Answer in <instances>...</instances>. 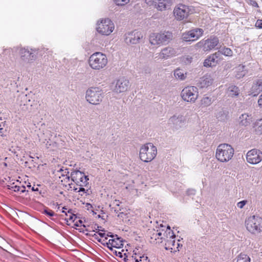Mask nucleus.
I'll list each match as a JSON object with an SVG mask.
<instances>
[{
  "label": "nucleus",
  "mask_w": 262,
  "mask_h": 262,
  "mask_svg": "<svg viewBox=\"0 0 262 262\" xmlns=\"http://www.w3.org/2000/svg\"><path fill=\"white\" fill-rule=\"evenodd\" d=\"M15 49L18 53L21 61L25 64L32 63L38 56L42 55L43 51V49L30 46L17 47Z\"/></svg>",
  "instance_id": "obj_1"
},
{
  "label": "nucleus",
  "mask_w": 262,
  "mask_h": 262,
  "mask_svg": "<svg viewBox=\"0 0 262 262\" xmlns=\"http://www.w3.org/2000/svg\"><path fill=\"white\" fill-rule=\"evenodd\" d=\"M107 62L108 59L106 55L99 52L92 54L89 60L90 67L95 70L103 69L107 65Z\"/></svg>",
  "instance_id": "obj_2"
},
{
  "label": "nucleus",
  "mask_w": 262,
  "mask_h": 262,
  "mask_svg": "<svg viewBox=\"0 0 262 262\" xmlns=\"http://www.w3.org/2000/svg\"><path fill=\"white\" fill-rule=\"evenodd\" d=\"M234 153L232 147L228 144H220L216 150L215 157L221 162H227L232 159Z\"/></svg>",
  "instance_id": "obj_3"
},
{
  "label": "nucleus",
  "mask_w": 262,
  "mask_h": 262,
  "mask_svg": "<svg viewBox=\"0 0 262 262\" xmlns=\"http://www.w3.org/2000/svg\"><path fill=\"white\" fill-rule=\"evenodd\" d=\"M157 154V149L151 143L143 145L140 149V158L144 162L151 161Z\"/></svg>",
  "instance_id": "obj_4"
},
{
  "label": "nucleus",
  "mask_w": 262,
  "mask_h": 262,
  "mask_svg": "<svg viewBox=\"0 0 262 262\" xmlns=\"http://www.w3.org/2000/svg\"><path fill=\"white\" fill-rule=\"evenodd\" d=\"M247 230L252 234H258L262 232V218L259 216L252 215L245 221Z\"/></svg>",
  "instance_id": "obj_5"
},
{
  "label": "nucleus",
  "mask_w": 262,
  "mask_h": 262,
  "mask_svg": "<svg viewBox=\"0 0 262 262\" xmlns=\"http://www.w3.org/2000/svg\"><path fill=\"white\" fill-rule=\"evenodd\" d=\"M103 98V91L98 87H91L86 91L85 98L90 104L98 105Z\"/></svg>",
  "instance_id": "obj_6"
},
{
  "label": "nucleus",
  "mask_w": 262,
  "mask_h": 262,
  "mask_svg": "<svg viewBox=\"0 0 262 262\" xmlns=\"http://www.w3.org/2000/svg\"><path fill=\"white\" fill-rule=\"evenodd\" d=\"M186 117L183 114L176 113L168 120V125L173 130H180L184 129L186 124Z\"/></svg>",
  "instance_id": "obj_7"
},
{
  "label": "nucleus",
  "mask_w": 262,
  "mask_h": 262,
  "mask_svg": "<svg viewBox=\"0 0 262 262\" xmlns=\"http://www.w3.org/2000/svg\"><path fill=\"white\" fill-rule=\"evenodd\" d=\"M180 95L184 101L194 103L199 96L198 89L194 86H186L182 90Z\"/></svg>",
  "instance_id": "obj_8"
},
{
  "label": "nucleus",
  "mask_w": 262,
  "mask_h": 262,
  "mask_svg": "<svg viewBox=\"0 0 262 262\" xmlns=\"http://www.w3.org/2000/svg\"><path fill=\"white\" fill-rule=\"evenodd\" d=\"M114 27V23L111 19L105 18L97 23L96 29L100 34L107 36L113 32Z\"/></svg>",
  "instance_id": "obj_9"
},
{
  "label": "nucleus",
  "mask_w": 262,
  "mask_h": 262,
  "mask_svg": "<svg viewBox=\"0 0 262 262\" xmlns=\"http://www.w3.org/2000/svg\"><path fill=\"white\" fill-rule=\"evenodd\" d=\"M193 12V9L192 7L183 4H179L175 7L173 10V14L177 20H181L186 18Z\"/></svg>",
  "instance_id": "obj_10"
},
{
  "label": "nucleus",
  "mask_w": 262,
  "mask_h": 262,
  "mask_svg": "<svg viewBox=\"0 0 262 262\" xmlns=\"http://www.w3.org/2000/svg\"><path fill=\"white\" fill-rule=\"evenodd\" d=\"M202 46H203V50L205 51H210L215 47L216 49L221 48L219 39L216 37H210L204 41H201L196 44L198 47H201Z\"/></svg>",
  "instance_id": "obj_11"
},
{
  "label": "nucleus",
  "mask_w": 262,
  "mask_h": 262,
  "mask_svg": "<svg viewBox=\"0 0 262 262\" xmlns=\"http://www.w3.org/2000/svg\"><path fill=\"white\" fill-rule=\"evenodd\" d=\"M204 33L201 28H195L182 34L181 38L185 41H194L199 39Z\"/></svg>",
  "instance_id": "obj_12"
},
{
  "label": "nucleus",
  "mask_w": 262,
  "mask_h": 262,
  "mask_svg": "<svg viewBox=\"0 0 262 262\" xmlns=\"http://www.w3.org/2000/svg\"><path fill=\"white\" fill-rule=\"evenodd\" d=\"M71 178L77 186H86L88 184L89 178L79 170H74L71 173Z\"/></svg>",
  "instance_id": "obj_13"
},
{
  "label": "nucleus",
  "mask_w": 262,
  "mask_h": 262,
  "mask_svg": "<svg viewBox=\"0 0 262 262\" xmlns=\"http://www.w3.org/2000/svg\"><path fill=\"white\" fill-rule=\"evenodd\" d=\"M143 38V34L141 31L134 30L125 34L124 39L127 45H135L139 43Z\"/></svg>",
  "instance_id": "obj_14"
},
{
  "label": "nucleus",
  "mask_w": 262,
  "mask_h": 262,
  "mask_svg": "<svg viewBox=\"0 0 262 262\" xmlns=\"http://www.w3.org/2000/svg\"><path fill=\"white\" fill-rule=\"evenodd\" d=\"M165 249H174L176 235L168 225L165 231Z\"/></svg>",
  "instance_id": "obj_15"
},
{
  "label": "nucleus",
  "mask_w": 262,
  "mask_h": 262,
  "mask_svg": "<svg viewBox=\"0 0 262 262\" xmlns=\"http://www.w3.org/2000/svg\"><path fill=\"white\" fill-rule=\"evenodd\" d=\"M129 81L125 77H121L115 82L113 91L117 94L125 92L128 89Z\"/></svg>",
  "instance_id": "obj_16"
},
{
  "label": "nucleus",
  "mask_w": 262,
  "mask_h": 262,
  "mask_svg": "<svg viewBox=\"0 0 262 262\" xmlns=\"http://www.w3.org/2000/svg\"><path fill=\"white\" fill-rule=\"evenodd\" d=\"M246 158L249 163L257 164L262 160V152L259 150L253 149L247 152Z\"/></svg>",
  "instance_id": "obj_17"
},
{
  "label": "nucleus",
  "mask_w": 262,
  "mask_h": 262,
  "mask_svg": "<svg viewBox=\"0 0 262 262\" xmlns=\"http://www.w3.org/2000/svg\"><path fill=\"white\" fill-rule=\"evenodd\" d=\"M222 60L220 57V52H215L210 55L204 62V66L206 67H215Z\"/></svg>",
  "instance_id": "obj_18"
},
{
  "label": "nucleus",
  "mask_w": 262,
  "mask_h": 262,
  "mask_svg": "<svg viewBox=\"0 0 262 262\" xmlns=\"http://www.w3.org/2000/svg\"><path fill=\"white\" fill-rule=\"evenodd\" d=\"M149 41L151 45H160L164 41V33H153L149 36Z\"/></svg>",
  "instance_id": "obj_19"
},
{
  "label": "nucleus",
  "mask_w": 262,
  "mask_h": 262,
  "mask_svg": "<svg viewBox=\"0 0 262 262\" xmlns=\"http://www.w3.org/2000/svg\"><path fill=\"white\" fill-rule=\"evenodd\" d=\"M261 91L262 79H257L253 82L251 88L250 94L253 96H256Z\"/></svg>",
  "instance_id": "obj_20"
},
{
  "label": "nucleus",
  "mask_w": 262,
  "mask_h": 262,
  "mask_svg": "<svg viewBox=\"0 0 262 262\" xmlns=\"http://www.w3.org/2000/svg\"><path fill=\"white\" fill-rule=\"evenodd\" d=\"M213 78L210 75H206L200 78L199 86L202 88L207 87L212 84Z\"/></svg>",
  "instance_id": "obj_21"
},
{
  "label": "nucleus",
  "mask_w": 262,
  "mask_h": 262,
  "mask_svg": "<svg viewBox=\"0 0 262 262\" xmlns=\"http://www.w3.org/2000/svg\"><path fill=\"white\" fill-rule=\"evenodd\" d=\"M252 121V117L251 115L248 114H242L239 117V122L240 125L247 126L250 124Z\"/></svg>",
  "instance_id": "obj_22"
},
{
  "label": "nucleus",
  "mask_w": 262,
  "mask_h": 262,
  "mask_svg": "<svg viewBox=\"0 0 262 262\" xmlns=\"http://www.w3.org/2000/svg\"><path fill=\"white\" fill-rule=\"evenodd\" d=\"M22 102H25V103H20V107L21 110L24 112L29 111L30 108L32 106V104L30 103V100L28 98L27 95H22L20 97Z\"/></svg>",
  "instance_id": "obj_23"
},
{
  "label": "nucleus",
  "mask_w": 262,
  "mask_h": 262,
  "mask_svg": "<svg viewBox=\"0 0 262 262\" xmlns=\"http://www.w3.org/2000/svg\"><path fill=\"white\" fill-rule=\"evenodd\" d=\"M145 3L149 6H154L158 10L162 11L164 9V0H145Z\"/></svg>",
  "instance_id": "obj_24"
},
{
  "label": "nucleus",
  "mask_w": 262,
  "mask_h": 262,
  "mask_svg": "<svg viewBox=\"0 0 262 262\" xmlns=\"http://www.w3.org/2000/svg\"><path fill=\"white\" fill-rule=\"evenodd\" d=\"M235 73L236 78L240 79L247 74V70L245 69V66L240 64L235 68Z\"/></svg>",
  "instance_id": "obj_25"
},
{
  "label": "nucleus",
  "mask_w": 262,
  "mask_h": 262,
  "mask_svg": "<svg viewBox=\"0 0 262 262\" xmlns=\"http://www.w3.org/2000/svg\"><path fill=\"white\" fill-rule=\"evenodd\" d=\"M226 93L227 95L230 97H237L239 94V90L237 86L231 85L229 86Z\"/></svg>",
  "instance_id": "obj_26"
},
{
  "label": "nucleus",
  "mask_w": 262,
  "mask_h": 262,
  "mask_svg": "<svg viewBox=\"0 0 262 262\" xmlns=\"http://www.w3.org/2000/svg\"><path fill=\"white\" fill-rule=\"evenodd\" d=\"M187 72L182 69H177L174 72V75L176 78L181 80H184L186 77Z\"/></svg>",
  "instance_id": "obj_27"
},
{
  "label": "nucleus",
  "mask_w": 262,
  "mask_h": 262,
  "mask_svg": "<svg viewBox=\"0 0 262 262\" xmlns=\"http://www.w3.org/2000/svg\"><path fill=\"white\" fill-rule=\"evenodd\" d=\"M212 99L211 97L205 95L200 101V106L202 107H207L212 103Z\"/></svg>",
  "instance_id": "obj_28"
},
{
  "label": "nucleus",
  "mask_w": 262,
  "mask_h": 262,
  "mask_svg": "<svg viewBox=\"0 0 262 262\" xmlns=\"http://www.w3.org/2000/svg\"><path fill=\"white\" fill-rule=\"evenodd\" d=\"M253 128L256 134H262V119H258L255 122Z\"/></svg>",
  "instance_id": "obj_29"
},
{
  "label": "nucleus",
  "mask_w": 262,
  "mask_h": 262,
  "mask_svg": "<svg viewBox=\"0 0 262 262\" xmlns=\"http://www.w3.org/2000/svg\"><path fill=\"white\" fill-rule=\"evenodd\" d=\"M220 50L217 52H220V57H221V54L224 55L226 56H232L233 55L232 51L229 48L223 47L221 46V48H219Z\"/></svg>",
  "instance_id": "obj_30"
},
{
  "label": "nucleus",
  "mask_w": 262,
  "mask_h": 262,
  "mask_svg": "<svg viewBox=\"0 0 262 262\" xmlns=\"http://www.w3.org/2000/svg\"><path fill=\"white\" fill-rule=\"evenodd\" d=\"M227 117V112L223 108L218 110L216 113V117L219 120L224 121Z\"/></svg>",
  "instance_id": "obj_31"
},
{
  "label": "nucleus",
  "mask_w": 262,
  "mask_h": 262,
  "mask_svg": "<svg viewBox=\"0 0 262 262\" xmlns=\"http://www.w3.org/2000/svg\"><path fill=\"white\" fill-rule=\"evenodd\" d=\"M114 242L113 246H115V248L120 249L123 247V240L119 237L118 235L117 237H114Z\"/></svg>",
  "instance_id": "obj_32"
},
{
  "label": "nucleus",
  "mask_w": 262,
  "mask_h": 262,
  "mask_svg": "<svg viewBox=\"0 0 262 262\" xmlns=\"http://www.w3.org/2000/svg\"><path fill=\"white\" fill-rule=\"evenodd\" d=\"M236 262H250V257L246 254L241 253L237 256Z\"/></svg>",
  "instance_id": "obj_33"
},
{
  "label": "nucleus",
  "mask_w": 262,
  "mask_h": 262,
  "mask_svg": "<svg viewBox=\"0 0 262 262\" xmlns=\"http://www.w3.org/2000/svg\"><path fill=\"white\" fill-rule=\"evenodd\" d=\"M176 53V52L173 48L171 47L166 48L165 49V58L166 57L172 56L174 55Z\"/></svg>",
  "instance_id": "obj_34"
},
{
  "label": "nucleus",
  "mask_w": 262,
  "mask_h": 262,
  "mask_svg": "<svg viewBox=\"0 0 262 262\" xmlns=\"http://www.w3.org/2000/svg\"><path fill=\"white\" fill-rule=\"evenodd\" d=\"M58 172L61 173V176L62 177H66V179H68L69 180H70L71 176H69L68 175L69 173V169L68 168L63 169V167H62L58 170Z\"/></svg>",
  "instance_id": "obj_35"
},
{
  "label": "nucleus",
  "mask_w": 262,
  "mask_h": 262,
  "mask_svg": "<svg viewBox=\"0 0 262 262\" xmlns=\"http://www.w3.org/2000/svg\"><path fill=\"white\" fill-rule=\"evenodd\" d=\"M42 213L50 217L55 215L54 211L47 207L43 209Z\"/></svg>",
  "instance_id": "obj_36"
},
{
  "label": "nucleus",
  "mask_w": 262,
  "mask_h": 262,
  "mask_svg": "<svg viewBox=\"0 0 262 262\" xmlns=\"http://www.w3.org/2000/svg\"><path fill=\"white\" fill-rule=\"evenodd\" d=\"M156 241V244H160L162 242V233L160 232H157L155 234L153 235Z\"/></svg>",
  "instance_id": "obj_37"
},
{
  "label": "nucleus",
  "mask_w": 262,
  "mask_h": 262,
  "mask_svg": "<svg viewBox=\"0 0 262 262\" xmlns=\"http://www.w3.org/2000/svg\"><path fill=\"white\" fill-rule=\"evenodd\" d=\"M69 215V220L72 222H74L77 219L76 215L72 212V210L70 209L68 211Z\"/></svg>",
  "instance_id": "obj_38"
},
{
  "label": "nucleus",
  "mask_w": 262,
  "mask_h": 262,
  "mask_svg": "<svg viewBox=\"0 0 262 262\" xmlns=\"http://www.w3.org/2000/svg\"><path fill=\"white\" fill-rule=\"evenodd\" d=\"M5 123L4 122H0V137H3L6 136V130L4 128Z\"/></svg>",
  "instance_id": "obj_39"
},
{
  "label": "nucleus",
  "mask_w": 262,
  "mask_h": 262,
  "mask_svg": "<svg viewBox=\"0 0 262 262\" xmlns=\"http://www.w3.org/2000/svg\"><path fill=\"white\" fill-rule=\"evenodd\" d=\"M130 0H114V2L118 6H124L129 2Z\"/></svg>",
  "instance_id": "obj_40"
},
{
  "label": "nucleus",
  "mask_w": 262,
  "mask_h": 262,
  "mask_svg": "<svg viewBox=\"0 0 262 262\" xmlns=\"http://www.w3.org/2000/svg\"><path fill=\"white\" fill-rule=\"evenodd\" d=\"M173 38V35L172 33L170 32H166L165 34V42L166 41H169L170 40H172Z\"/></svg>",
  "instance_id": "obj_41"
},
{
  "label": "nucleus",
  "mask_w": 262,
  "mask_h": 262,
  "mask_svg": "<svg viewBox=\"0 0 262 262\" xmlns=\"http://www.w3.org/2000/svg\"><path fill=\"white\" fill-rule=\"evenodd\" d=\"M19 187H20L19 186H17V185H14V186L8 185V186L9 189L12 190L14 192H19Z\"/></svg>",
  "instance_id": "obj_42"
},
{
  "label": "nucleus",
  "mask_w": 262,
  "mask_h": 262,
  "mask_svg": "<svg viewBox=\"0 0 262 262\" xmlns=\"http://www.w3.org/2000/svg\"><path fill=\"white\" fill-rule=\"evenodd\" d=\"M247 203V201L246 200H243V201H240L238 203H237V206L238 208L242 209L244 207V206Z\"/></svg>",
  "instance_id": "obj_43"
},
{
  "label": "nucleus",
  "mask_w": 262,
  "mask_h": 262,
  "mask_svg": "<svg viewBox=\"0 0 262 262\" xmlns=\"http://www.w3.org/2000/svg\"><path fill=\"white\" fill-rule=\"evenodd\" d=\"M84 186H80L77 192H79L81 195H82V193H86L88 190H86L83 188Z\"/></svg>",
  "instance_id": "obj_44"
},
{
  "label": "nucleus",
  "mask_w": 262,
  "mask_h": 262,
  "mask_svg": "<svg viewBox=\"0 0 262 262\" xmlns=\"http://www.w3.org/2000/svg\"><path fill=\"white\" fill-rule=\"evenodd\" d=\"M255 27L258 29H262V20L258 19L255 25Z\"/></svg>",
  "instance_id": "obj_45"
},
{
  "label": "nucleus",
  "mask_w": 262,
  "mask_h": 262,
  "mask_svg": "<svg viewBox=\"0 0 262 262\" xmlns=\"http://www.w3.org/2000/svg\"><path fill=\"white\" fill-rule=\"evenodd\" d=\"M174 2V0H165V8H166L167 6H171Z\"/></svg>",
  "instance_id": "obj_46"
},
{
  "label": "nucleus",
  "mask_w": 262,
  "mask_h": 262,
  "mask_svg": "<svg viewBox=\"0 0 262 262\" xmlns=\"http://www.w3.org/2000/svg\"><path fill=\"white\" fill-rule=\"evenodd\" d=\"M98 234L101 237H105V233L104 229L100 230L98 232Z\"/></svg>",
  "instance_id": "obj_47"
},
{
  "label": "nucleus",
  "mask_w": 262,
  "mask_h": 262,
  "mask_svg": "<svg viewBox=\"0 0 262 262\" xmlns=\"http://www.w3.org/2000/svg\"><path fill=\"white\" fill-rule=\"evenodd\" d=\"M195 193V190L193 189H189L187 191V194L188 195H193Z\"/></svg>",
  "instance_id": "obj_48"
},
{
  "label": "nucleus",
  "mask_w": 262,
  "mask_h": 262,
  "mask_svg": "<svg viewBox=\"0 0 262 262\" xmlns=\"http://www.w3.org/2000/svg\"><path fill=\"white\" fill-rule=\"evenodd\" d=\"M107 239V237H104V239H98V242L100 243L101 244H102L104 246H106V245L105 244V243H107V242H106Z\"/></svg>",
  "instance_id": "obj_49"
},
{
  "label": "nucleus",
  "mask_w": 262,
  "mask_h": 262,
  "mask_svg": "<svg viewBox=\"0 0 262 262\" xmlns=\"http://www.w3.org/2000/svg\"><path fill=\"white\" fill-rule=\"evenodd\" d=\"M117 235H117V234H114L112 232H108L106 234L105 237H107V238L108 237H111V238H114V237H117Z\"/></svg>",
  "instance_id": "obj_50"
},
{
  "label": "nucleus",
  "mask_w": 262,
  "mask_h": 262,
  "mask_svg": "<svg viewBox=\"0 0 262 262\" xmlns=\"http://www.w3.org/2000/svg\"><path fill=\"white\" fill-rule=\"evenodd\" d=\"M114 242V238H112L108 240V241L107 242V243H106L105 244L106 245V246H109L110 245H111V246H113Z\"/></svg>",
  "instance_id": "obj_51"
},
{
  "label": "nucleus",
  "mask_w": 262,
  "mask_h": 262,
  "mask_svg": "<svg viewBox=\"0 0 262 262\" xmlns=\"http://www.w3.org/2000/svg\"><path fill=\"white\" fill-rule=\"evenodd\" d=\"M148 258L147 256H145L144 255H143L142 256H140V259H135V262H140V261H141L142 260H146Z\"/></svg>",
  "instance_id": "obj_52"
},
{
  "label": "nucleus",
  "mask_w": 262,
  "mask_h": 262,
  "mask_svg": "<svg viewBox=\"0 0 262 262\" xmlns=\"http://www.w3.org/2000/svg\"><path fill=\"white\" fill-rule=\"evenodd\" d=\"M82 221L81 220H79L78 221L76 222L75 224V225L77 227H80V226H83L85 227L84 225H82Z\"/></svg>",
  "instance_id": "obj_53"
},
{
  "label": "nucleus",
  "mask_w": 262,
  "mask_h": 262,
  "mask_svg": "<svg viewBox=\"0 0 262 262\" xmlns=\"http://www.w3.org/2000/svg\"><path fill=\"white\" fill-rule=\"evenodd\" d=\"M258 104L260 107H262V94L260 95L258 100Z\"/></svg>",
  "instance_id": "obj_54"
},
{
  "label": "nucleus",
  "mask_w": 262,
  "mask_h": 262,
  "mask_svg": "<svg viewBox=\"0 0 262 262\" xmlns=\"http://www.w3.org/2000/svg\"><path fill=\"white\" fill-rule=\"evenodd\" d=\"M101 228V227L99 226L98 225L95 224L94 227H92L93 231H95L96 230L100 231V229L99 228Z\"/></svg>",
  "instance_id": "obj_55"
},
{
  "label": "nucleus",
  "mask_w": 262,
  "mask_h": 262,
  "mask_svg": "<svg viewBox=\"0 0 262 262\" xmlns=\"http://www.w3.org/2000/svg\"><path fill=\"white\" fill-rule=\"evenodd\" d=\"M26 191V187L24 186H21L19 187V192L20 193H24Z\"/></svg>",
  "instance_id": "obj_56"
},
{
  "label": "nucleus",
  "mask_w": 262,
  "mask_h": 262,
  "mask_svg": "<svg viewBox=\"0 0 262 262\" xmlns=\"http://www.w3.org/2000/svg\"><path fill=\"white\" fill-rule=\"evenodd\" d=\"M115 254L117 256L122 258L123 256H122V253L121 252H117L116 251H115Z\"/></svg>",
  "instance_id": "obj_57"
},
{
  "label": "nucleus",
  "mask_w": 262,
  "mask_h": 262,
  "mask_svg": "<svg viewBox=\"0 0 262 262\" xmlns=\"http://www.w3.org/2000/svg\"><path fill=\"white\" fill-rule=\"evenodd\" d=\"M67 208H66V206L63 207L62 208V213H64L66 216H68V211H67V212H66V211H65V210H67Z\"/></svg>",
  "instance_id": "obj_58"
},
{
  "label": "nucleus",
  "mask_w": 262,
  "mask_h": 262,
  "mask_svg": "<svg viewBox=\"0 0 262 262\" xmlns=\"http://www.w3.org/2000/svg\"><path fill=\"white\" fill-rule=\"evenodd\" d=\"M31 190L33 191H39V189L37 187H35V186L32 187L31 188Z\"/></svg>",
  "instance_id": "obj_59"
},
{
  "label": "nucleus",
  "mask_w": 262,
  "mask_h": 262,
  "mask_svg": "<svg viewBox=\"0 0 262 262\" xmlns=\"http://www.w3.org/2000/svg\"><path fill=\"white\" fill-rule=\"evenodd\" d=\"M114 205L119 206L120 202L119 200H115L113 203Z\"/></svg>",
  "instance_id": "obj_60"
},
{
  "label": "nucleus",
  "mask_w": 262,
  "mask_h": 262,
  "mask_svg": "<svg viewBox=\"0 0 262 262\" xmlns=\"http://www.w3.org/2000/svg\"><path fill=\"white\" fill-rule=\"evenodd\" d=\"M232 67V64L230 63H227L225 66V69H228Z\"/></svg>",
  "instance_id": "obj_61"
},
{
  "label": "nucleus",
  "mask_w": 262,
  "mask_h": 262,
  "mask_svg": "<svg viewBox=\"0 0 262 262\" xmlns=\"http://www.w3.org/2000/svg\"><path fill=\"white\" fill-rule=\"evenodd\" d=\"M93 236L95 238V239H96L98 242V239H100V238L98 237L97 234H94Z\"/></svg>",
  "instance_id": "obj_62"
},
{
  "label": "nucleus",
  "mask_w": 262,
  "mask_h": 262,
  "mask_svg": "<svg viewBox=\"0 0 262 262\" xmlns=\"http://www.w3.org/2000/svg\"><path fill=\"white\" fill-rule=\"evenodd\" d=\"M86 206L88 207V209L89 210L90 208H93V206L92 205L90 204V203H87L86 204Z\"/></svg>",
  "instance_id": "obj_63"
},
{
  "label": "nucleus",
  "mask_w": 262,
  "mask_h": 262,
  "mask_svg": "<svg viewBox=\"0 0 262 262\" xmlns=\"http://www.w3.org/2000/svg\"><path fill=\"white\" fill-rule=\"evenodd\" d=\"M110 250L113 251V248H115V246H111V245L109 246H106Z\"/></svg>",
  "instance_id": "obj_64"
}]
</instances>
